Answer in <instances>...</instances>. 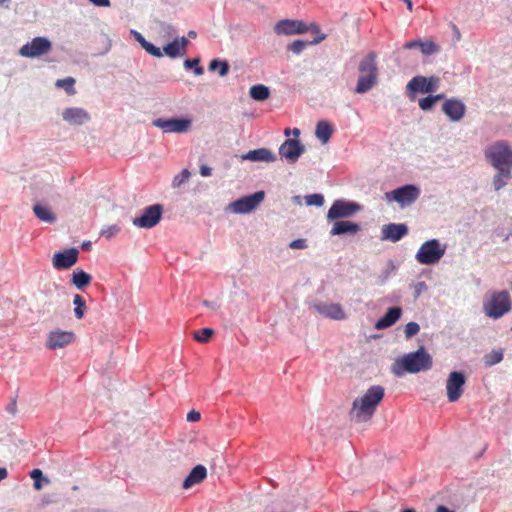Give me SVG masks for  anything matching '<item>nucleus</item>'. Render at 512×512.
<instances>
[{"label":"nucleus","instance_id":"nucleus-47","mask_svg":"<svg viewBox=\"0 0 512 512\" xmlns=\"http://www.w3.org/2000/svg\"><path fill=\"white\" fill-rule=\"evenodd\" d=\"M143 49L150 55L161 58L163 56V51L155 46L153 43L147 41V43L144 45Z\"/></svg>","mask_w":512,"mask_h":512},{"label":"nucleus","instance_id":"nucleus-56","mask_svg":"<svg viewBox=\"0 0 512 512\" xmlns=\"http://www.w3.org/2000/svg\"><path fill=\"white\" fill-rule=\"evenodd\" d=\"M6 411L12 415H15L17 412V402L16 399H12V401L7 405Z\"/></svg>","mask_w":512,"mask_h":512},{"label":"nucleus","instance_id":"nucleus-57","mask_svg":"<svg viewBox=\"0 0 512 512\" xmlns=\"http://www.w3.org/2000/svg\"><path fill=\"white\" fill-rule=\"evenodd\" d=\"M97 7H109L111 5L110 0H88Z\"/></svg>","mask_w":512,"mask_h":512},{"label":"nucleus","instance_id":"nucleus-21","mask_svg":"<svg viewBox=\"0 0 512 512\" xmlns=\"http://www.w3.org/2000/svg\"><path fill=\"white\" fill-rule=\"evenodd\" d=\"M74 339V333L70 331L55 330L48 336L47 345L50 349L63 348L69 345Z\"/></svg>","mask_w":512,"mask_h":512},{"label":"nucleus","instance_id":"nucleus-22","mask_svg":"<svg viewBox=\"0 0 512 512\" xmlns=\"http://www.w3.org/2000/svg\"><path fill=\"white\" fill-rule=\"evenodd\" d=\"M63 120L71 125H83L90 120L89 113L80 107H70L62 112Z\"/></svg>","mask_w":512,"mask_h":512},{"label":"nucleus","instance_id":"nucleus-9","mask_svg":"<svg viewBox=\"0 0 512 512\" xmlns=\"http://www.w3.org/2000/svg\"><path fill=\"white\" fill-rule=\"evenodd\" d=\"M264 198V191H256L231 202L228 208L236 214H247L254 211L263 202Z\"/></svg>","mask_w":512,"mask_h":512},{"label":"nucleus","instance_id":"nucleus-18","mask_svg":"<svg viewBox=\"0 0 512 512\" xmlns=\"http://www.w3.org/2000/svg\"><path fill=\"white\" fill-rule=\"evenodd\" d=\"M409 232L405 223H389L381 227V240L396 243Z\"/></svg>","mask_w":512,"mask_h":512},{"label":"nucleus","instance_id":"nucleus-24","mask_svg":"<svg viewBox=\"0 0 512 512\" xmlns=\"http://www.w3.org/2000/svg\"><path fill=\"white\" fill-rule=\"evenodd\" d=\"M361 227L358 223L352 221L338 220L335 221L331 230L330 235L332 236H344V235H355L360 231Z\"/></svg>","mask_w":512,"mask_h":512},{"label":"nucleus","instance_id":"nucleus-60","mask_svg":"<svg viewBox=\"0 0 512 512\" xmlns=\"http://www.w3.org/2000/svg\"><path fill=\"white\" fill-rule=\"evenodd\" d=\"M203 305H205L206 307L211 308L213 310H216L219 308V306L217 305L216 302H211V301H207V300L203 301Z\"/></svg>","mask_w":512,"mask_h":512},{"label":"nucleus","instance_id":"nucleus-36","mask_svg":"<svg viewBox=\"0 0 512 512\" xmlns=\"http://www.w3.org/2000/svg\"><path fill=\"white\" fill-rule=\"evenodd\" d=\"M163 54H165L168 57L173 58V59L184 56V53L179 48L178 41H175L174 39H173V41L167 43L163 47Z\"/></svg>","mask_w":512,"mask_h":512},{"label":"nucleus","instance_id":"nucleus-50","mask_svg":"<svg viewBox=\"0 0 512 512\" xmlns=\"http://www.w3.org/2000/svg\"><path fill=\"white\" fill-rule=\"evenodd\" d=\"M414 297L418 298L423 292L427 290V284L424 281H419L413 285Z\"/></svg>","mask_w":512,"mask_h":512},{"label":"nucleus","instance_id":"nucleus-12","mask_svg":"<svg viewBox=\"0 0 512 512\" xmlns=\"http://www.w3.org/2000/svg\"><path fill=\"white\" fill-rule=\"evenodd\" d=\"M51 48V41L46 37L39 36L24 44L20 48L19 54L22 57L33 59L48 53Z\"/></svg>","mask_w":512,"mask_h":512},{"label":"nucleus","instance_id":"nucleus-23","mask_svg":"<svg viewBox=\"0 0 512 512\" xmlns=\"http://www.w3.org/2000/svg\"><path fill=\"white\" fill-rule=\"evenodd\" d=\"M402 315V308L399 306L389 307L385 314L381 316L375 323V328L383 330L394 325Z\"/></svg>","mask_w":512,"mask_h":512},{"label":"nucleus","instance_id":"nucleus-49","mask_svg":"<svg viewBox=\"0 0 512 512\" xmlns=\"http://www.w3.org/2000/svg\"><path fill=\"white\" fill-rule=\"evenodd\" d=\"M120 231L119 226L117 225H111L106 227L105 229H102L101 235L105 236L106 238H111L115 234H117Z\"/></svg>","mask_w":512,"mask_h":512},{"label":"nucleus","instance_id":"nucleus-38","mask_svg":"<svg viewBox=\"0 0 512 512\" xmlns=\"http://www.w3.org/2000/svg\"><path fill=\"white\" fill-rule=\"evenodd\" d=\"M75 79L73 77H66L63 79H58L55 83V86L60 89H64L68 95H74L76 93L75 90Z\"/></svg>","mask_w":512,"mask_h":512},{"label":"nucleus","instance_id":"nucleus-6","mask_svg":"<svg viewBox=\"0 0 512 512\" xmlns=\"http://www.w3.org/2000/svg\"><path fill=\"white\" fill-rule=\"evenodd\" d=\"M446 248L438 239L427 240L420 246L415 259L422 265H434L444 256Z\"/></svg>","mask_w":512,"mask_h":512},{"label":"nucleus","instance_id":"nucleus-5","mask_svg":"<svg viewBox=\"0 0 512 512\" xmlns=\"http://www.w3.org/2000/svg\"><path fill=\"white\" fill-rule=\"evenodd\" d=\"M484 154L495 170L512 169V149L507 142L497 141L489 145Z\"/></svg>","mask_w":512,"mask_h":512},{"label":"nucleus","instance_id":"nucleus-55","mask_svg":"<svg viewBox=\"0 0 512 512\" xmlns=\"http://www.w3.org/2000/svg\"><path fill=\"white\" fill-rule=\"evenodd\" d=\"M421 43V39H415V40H411V41H408L406 42L404 45H403V48L404 49H416L418 48L419 49V45Z\"/></svg>","mask_w":512,"mask_h":512},{"label":"nucleus","instance_id":"nucleus-3","mask_svg":"<svg viewBox=\"0 0 512 512\" xmlns=\"http://www.w3.org/2000/svg\"><path fill=\"white\" fill-rule=\"evenodd\" d=\"M377 55L375 52H369L363 57L358 65L359 77L355 86V93L364 94L370 91L377 83L378 67Z\"/></svg>","mask_w":512,"mask_h":512},{"label":"nucleus","instance_id":"nucleus-54","mask_svg":"<svg viewBox=\"0 0 512 512\" xmlns=\"http://www.w3.org/2000/svg\"><path fill=\"white\" fill-rule=\"evenodd\" d=\"M201 418V415L198 411L196 410H191L190 412H188L187 414V421L188 422H196L198 421L199 419Z\"/></svg>","mask_w":512,"mask_h":512},{"label":"nucleus","instance_id":"nucleus-13","mask_svg":"<svg viewBox=\"0 0 512 512\" xmlns=\"http://www.w3.org/2000/svg\"><path fill=\"white\" fill-rule=\"evenodd\" d=\"M152 125L164 133H184L191 126V119L187 117L156 118Z\"/></svg>","mask_w":512,"mask_h":512},{"label":"nucleus","instance_id":"nucleus-11","mask_svg":"<svg viewBox=\"0 0 512 512\" xmlns=\"http://www.w3.org/2000/svg\"><path fill=\"white\" fill-rule=\"evenodd\" d=\"M163 206L153 204L145 207L141 214L133 218L132 223L136 227L150 229L155 227L162 219Z\"/></svg>","mask_w":512,"mask_h":512},{"label":"nucleus","instance_id":"nucleus-44","mask_svg":"<svg viewBox=\"0 0 512 512\" xmlns=\"http://www.w3.org/2000/svg\"><path fill=\"white\" fill-rule=\"evenodd\" d=\"M305 203L308 206L320 207L324 204V196L320 193H313L305 196Z\"/></svg>","mask_w":512,"mask_h":512},{"label":"nucleus","instance_id":"nucleus-35","mask_svg":"<svg viewBox=\"0 0 512 512\" xmlns=\"http://www.w3.org/2000/svg\"><path fill=\"white\" fill-rule=\"evenodd\" d=\"M419 50L425 56H431L441 51V47L432 40H422L419 45Z\"/></svg>","mask_w":512,"mask_h":512},{"label":"nucleus","instance_id":"nucleus-45","mask_svg":"<svg viewBox=\"0 0 512 512\" xmlns=\"http://www.w3.org/2000/svg\"><path fill=\"white\" fill-rule=\"evenodd\" d=\"M190 172L188 169H183L179 174H177L172 180V187L178 188L186 181H188L190 177Z\"/></svg>","mask_w":512,"mask_h":512},{"label":"nucleus","instance_id":"nucleus-28","mask_svg":"<svg viewBox=\"0 0 512 512\" xmlns=\"http://www.w3.org/2000/svg\"><path fill=\"white\" fill-rule=\"evenodd\" d=\"M333 133L332 126L326 120H320L316 124L315 135L323 143H327Z\"/></svg>","mask_w":512,"mask_h":512},{"label":"nucleus","instance_id":"nucleus-30","mask_svg":"<svg viewBox=\"0 0 512 512\" xmlns=\"http://www.w3.org/2000/svg\"><path fill=\"white\" fill-rule=\"evenodd\" d=\"M91 280L92 277L84 270L76 269L72 273L71 282L76 288L80 290L87 287L90 284Z\"/></svg>","mask_w":512,"mask_h":512},{"label":"nucleus","instance_id":"nucleus-19","mask_svg":"<svg viewBox=\"0 0 512 512\" xmlns=\"http://www.w3.org/2000/svg\"><path fill=\"white\" fill-rule=\"evenodd\" d=\"M442 111L451 122H458L464 117L466 106L459 99H446L442 105Z\"/></svg>","mask_w":512,"mask_h":512},{"label":"nucleus","instance_id":"nucleus-32","mask_svg":"<svg viewBox=\"0 0 512 512\" xmlns=\"http://www.w3.org/2000/svg\"><path fill=\"white\" fill-rule=\"evenodd\" d=\"M249 96L255 101H265L270 96V89L263 84L253 85L249 90Z\"/></svg>","mask_w":512,"mask_h":512},{"label":"nucleus","instance_id":"nucleus-42","mask_svg":"<svg viewBox=\"0 0 512 512\" xmlns=\"http://www.w3.org/2000/svg\"><path fill=\"white\" fill-rule=\"evenodd\" d=\"M30 477L34 480V488L40 490L43 487V483H48V479L44 477L43 472L36 468L30 472Z\"/></svg>","mask_w":512,"mask_h":512},{"label":"nucleus","instance_id":"nucleus-48","mask_svg":"<svg viewBox=\"0 0 512 512\" xmlns=\"http://www.w3.org/2000/svg\"><path fill=\"white\" fill-rule=\"evenodd\" d=\"M418 104L423 111H429L433 108L435 102L434 98H432V95H428L424 98L419 99Z\"/></svg>","mask_w":512,"mask_h":512},{"label":"nucleus","instance_id":"nucleus-1","mask_svg":"<svg viewBox=\"0 0 512 512\" xmlns=\"http://www.w3.org/2000/svg\"><path fill=\"white\" fill-rule=\"evenodd\" d=\"M433 364L431 355L421 346L416 351L404 354L396 359L392 365V373L401 377L404 373L416 374L431 369Z\"/></svg>","mask_w":512,"mask_h":512},{"label":"nucleus","instance_id":"nucleus-20","mask_svg":"<svg viewBox=\"0 0 512 512\" xmlns=\"http://www.w3.org/2000/svg\"><path fill=\"white\" fill-rule=\"evenodd\" d=\"M313 308L320 315L330 319L342 320L345 318L342 307L336 303L315 302Z\"/></svg>","mask_w":512,"mask_h":512},{"label":"nucleus","instance_id":"nucleus-14","mask_svg":"<svg viewBox=\"0 0 512 512\" xmlns=\"http://www.w3.org/2000/svg\"><path fill=\"white\" fill-rule=\"evenodd\" d=\"M439 78L435 76H415L407 84L406 89L409 93H432L438 89Z\"/></svg>","mask_w":512,"mask_h":512},{"label":"nucleus","instance_id":"nucleus-64","mask_svg":"<svg viewBox=\"0 0 512 512\" xmlns=\"http://www.w3.org/2000/svg\"><path fill=\"white\" fill-rule=\"evenodd\" d=\"M400 300V294L394 292L390 297L391 302H398Z\"/></svg>","mask_w":512,"mask_h":512},{"label":"nucleus","instance_id":"nucleus-29","mask_svg":"<svg viewBox=\"0 0 512 512\" xmlns=\"http://www.w3.org/2000/svg\"><path fill=\"white\" fill-rule=\"evenodd\" d=\"M326 35L324 34H321L320 36L316 37L314 40L312 41H304V40H295L293 41L291 44L288 45V50L291 51L292 53L296 54V55H299L303 52V50L308 46V45H316V44H319L321 41H323L325 39Z\"/></svg>","mask_w":512,"mask_h":512},{"label":"nucleus","instance_id":"nucleus-27","mask_svg":"<svg viewBox=\"0 0 512 512\" xmlns=\"http://www.w3.org/2000/svg\"><path fill=\"white\" fill-rule=\"evenodd\" d=\"M512 178V169H499L492 179L494 191L498 192L504 188Z\"/></svg>","mask_w":512,"mask_h":512},{"label":"nucleus","instance_id":"nucleus-34","mask_svg":"<svg viewBox=\"0 0 512 512\" xmlns=\"http://www.w3.org/2000/svg\"><path fill=\"white\" fill-rule=\"evenodd\" d=\"M230 65L228 61L221 59H213L209 63V70L218 72L221 77L226 76L229 73Z\"/></svg>","mask_w":512,"mask_h":512},{"label":"nucleus","instance_id":"nucleus-58","mask_svg":"<svg viewBox=\"0 0 512 512\" xmlns=\"http://www.w3.org/2000/svg\"><path fill=\"white\" fill-rule=\"evenodd\" d=\"M199 173L203 177H208L212 174V169L207 165H201Z\"/></svg>","mask_w":512,"mask_h":512},{"label":"nucleus","instance_id":"nucleus-4","mask_svg":"<svg viewBox=\"0 0 512 512\" xmlns=\"http://www.w3.org/2000/svg\"><path fill=\"white\" fill-rule=\"evenodd\" d=\"M511 298L506 290L492 292L483 301V311L492 319H499L511 310Z\"/></svg>","mask_w":512,"mask_h":512},{"label":"nucleus","instance_id":"nucleus-31","mask_svg":"<svg viewBox=\"0 0 512 512\" xmlns=\"http://www.w3.org/2000/svg\"><path fill=\"white\" fill-rule=\"evenodd\" d=\"M33 211L35 216L43 222L53 223L56 221L55 215L51 212V210L48 207L44 205L35 204L33 206Z\"/></svg>","mask_w":512,"mask_h":512},{"label":"nucleus","instance_id":"nucleus-8","mask_svg":"<svg viewBox=\"0 0 512 512\" xmlns=\"http://www.w3.org/2000/svg\"><path fill=\"white\" fill-rule=\"evenodd\" d=\"M274 31L278 35H294L303 34L308 31H312L313 33H319L320 29L319 26L315 23L307 25L305 22L301 20L284 19L276 23Z\"/></svg>","mask_w":512,"mask_h":512},{"label":"nucleus","instance_id":"nucleus-10","mask_svg":"<svg viewBox=\"0 0 512 512\" xmlns=\"http://www.w3.org/2000/svg\"><path fill=\"white\" fill-rule=\"evenodd\" d=\"M362 209V206L355 202L346 199H337L335 200L327 213L328 220H336L342 218H349L359 212Z\"/></svg>","mask_w":512,"mask_h":512},{"label":"nucleus","instance_id":"nucleus-16","mask_svg":"<svg viewBox=\"0 0 512 512\" xmlns=\"http://www.w3.org/2000/svg\"><path fill=\"white\" fill-rule=\"evenodd\" d=\"M305 152V147L298 139H286L279 147V155L288 163H296Z\"/></svg>","mask_w":512,"mask_h":512},{"label":"nucleus","instance_id":"nucleus-33","mask_svg":"<svg viewBox=\"0 0 512 512\" xmlns=\"http://www.w3.org/2000/svg\"><path fill=\"white\" fill-rule=\"evenodd\" d=\"M504 358V349L498 348L493 349L489 353H486L483 356V363L485 367H492L494 365L499 364Z\"/></svg>","mask_w":512,"mask_h":512},{"label":"nucleus","instance_id":"nucleus-2","mask_svg":"<svg viewBox=\"0 0 512 512\" xmlns=\"http://www.w3.org/2000/svg\"><path fill=\"white\" fill-rule=\"evenodd\" d=\"M385 390L380 385L371 386L362 397L353 401L350 411L351 417L358 422L369 420L374 414L376 407L382 401Z\"/></svg>","mask_w":512,"mask_h":512},{"label":"nucleus","instance_id":"nucleus-53","mask_svg":"<svg viewBox=\"0 0 512 512\" xmlns=\"http://www.w3.org/2000/svg\"><path fill=\"white\" fill-rule=\"evenodd\" d=\"M131 35L141 45L142 48L147 43V40L143 37V35L140 32L136 30H131Z\"/></svg>","mask_w":512,"mask_h":512},{"label":"nucleus","instance_id":"nucleus-63","mask_svg":"<svg viewBox=\"0 0 512 512\" xmlns=\"http://www.w3.org/2000/svg\"><path fill=\"white\" fill-rule=\"evenodd\" d=\"M91 242L90 241H84L82 243V249L85 250V251H89L91 249Z\"/></svg>","mask_w":512,"mask_h":512},{"label":"nucleus","instance_id":"nucleus-39","mask_svg":"<svg viewBox=\"0 0 512 512\" xmlns=\"http://www.w3.org/2000/svg\"><path fill=\"white\" fill-rule=\"evenodd\" d=\"M158 27H159V34L163 37V38H172L176 36L177 34V30L176 28L167 23V22H164V21H159L158 22Z\"/></svg>","mask_w":512,"mask_h":512},{"label":"nucleus","instance_id":"nucleus-62","mask_svg":"<svg viewBox=\"0 0 512 512\" xmlns=\"http://www.w3.org/2000/svg\"><path fill=\"white\" fill-rule=\"evenodd\" d=\"M8 475L7 469L4 467H0V481L5 479Z\"/></svg>","mask_w":512,"mask_h":512},{"label":"nucleus","instance_id":"nucleus-40","mask_svg":"<svg viewBox=\"0 0 512 512\" xmlns=\"http://www.w3.org/2000/svg\"><path fill=\"white\" fill-rule=\"evenodd\" d=\"M73 304L75 305L74 308V315L77 319H82L84 316V310L86 308V302L83 299V297L79 294H75L73 298Z\"/></svg>","mask_w":512,"mask_h":512},{"label":"nucleus","instance_id":"nucleus-15","mask_svg":"<svg viewBox=\"0 0 512 512\" xmlns=\"http://www.w3.org/2000/svg\"><path fill=\"white\" fill-rule=\"evenodd\" d=\"M466 376L462 371H452L447 378V398L450 402H456L463 394Z\"/></svg>","mask_w":512,"mask_h":512},{"label":"nucleus","instance_id":"nucleus-17","mask_svg":"<svg viewBox=\"0 0 512 512\" xmlns=\"http://www.w3.org/2000/svg\"><path fill=\"white\" fill-rule=\"evenodd\" d=\"M79 251L77 248H69L53 255L52 264L58 270L71 268L78 261Z\"/></svg>","mask_w":512,"mask_h":512},{"label":"nucleus","instance_id":"nucleus-25","mask_svg":"<svg viewBox=\"0 0 512 512\" xmlns=\"http://www.w3.org/2000/svg\"><path fill=\"white\" fill-rule=\"evenodd\" d=\"M207 477V469L204 465L198 464L192 468L183 481L182 487L190 489L196 484L201 483Z\"/></svg>","mask_w":512,"mask_h":512},{"label":"nucleus","instance_id":"nucleus-46","mask_svg":"<svg viewBox=\"0 0 512 512\" xmlns=\"http://www.w3.org/2000/svg\"><path fill=\"white\" fill-rule=\"evenodd\" d=\"M419 331H420V326L418 323L409 322L405 326V330H404L405 337L407 339H410V338L414 337L416 334H418Z\"/></svg>","mask_w":512,"mask_h":512},{"label":"nucleus","instance_id":"nucleus-7","mask_svg":"<svg viewBox=\"0 0 512 512\" xmlns=\"http://www.w3.org/2000/svg\"><path fill=\"white\" fill-rule=\"evenodd\" d=\"M419 187L414 184H405L386 192L384 198L387 202H396L401 208L412 205L420 196Z\"/></svg>","mask_w":512,"mask_h":512},{"label":"nucleus","instance_id":"nucleus-41","mask_svg":"<svg viewBox=\"0 0 512 512\" xmlns=\"http://www.w3.org/2000/svg\"><path fill=\"white\" fill-rule=\"evenodd\" d=\"M213 335L214 330L208 327L193 332V338L200 343L208 342Z\"/></svg>","mask_w":512,"mask_h":512},{"label":"nucleus","instance_id":"nucleus-26","mask_svg":"<svg viewBox=\"0 0 512 512\" xmlns=\"http://www.w3.org/2000/svg\"><path fill=\"white\" fill-rule=\"evenodd\" d=\"M242 159L252 162H274L277 157L268 148H258L250 150L246 154L242 155Z\"/></svg>","mask_w":512,"mask_h":512},{"label":"nucleus","instance_id":"nucleus-61","mask_svg":"<svg viewBox=\"0 0 512 512\" xmlns=\"http://www.w3.org/2000/svg\"><path fill=\"white\" fill-rule=\"evenodd\" d=\"M436 512H454V511L444 505H439L436 509Z\"/></svg>","mask_w":512,"mask_h":512},{"label":"nucleus","instance_id":"nucleus-51","mask_svg":"<svg viewBox=\"0 0 512 512\" xmlns=\"http://www.w3.org/2000/svg\"><path fill=\"white\" fill-rule=\"evenodd\" d=\"M289 247L292 249H304L307 247L305 239H295L290 242Z\"/></svg>","mask_w":512,"mask_h":512},{"label":"nucleus","instance_id":"nucleus-59","mask_svg":"<svg viewBox=\"0 0 512 512\" xmlns=\"http://www.w3.org/2000/svg\"><path fill=\"white\" fill-rule=\"evenodd\" d=\"M451 29H452V33H453V39L454 41H460L461 39V33H460V30L458 29V27L451 23Z\"/></svg>","mask_w":512,"mask_h":512},{"label":"nucleus","instance_id":"nucleus-52","mask_svg":"<svg viewBox=\"0 0 512 512\" xmlns=\"http://www.w3.org/2000/svg\"><path fill=\"white\" fill-rule=\"evenodd\" d=\"M174 40H175V41H178V43H179V48L182 50V52H183V53H184V55H185V54H186V51H187L188 44H189L188 39H187L185 36H182V37H177V36H175Z\"/></svg>","mask_w":512,"mask_h":512},{"label":"nucleus","instance_id":"nucleus-43","mask_svg":"<svg viewBox=\"0 0 512 512\" xmlns=\"http://www.w3.org/2000/svg\"><path fill=\"white\" fill-rule=\"evenodd\" d=\"M199 63V58L186 59L184 61V67L187 70H193L195 75L200 76L204 73V69L199 65Z\"/></svg>","mask_w":512,"mask_h":512},{"label":"nucleus","instance_id":"nucleus-37","mask_svg":"<svg viewBox=\"0 0 512 512\" xmlns=\"http://www.w3.org/2000/svg\"><path fill=\"white\" fill-rule=\"evenodd\" d=\"M396 266L392 260H389L386 266L380 271L378 275V284H385L389 278L394 274Z\"/></svg>","mask_w":512,"mask_h":512}]
</instances>
